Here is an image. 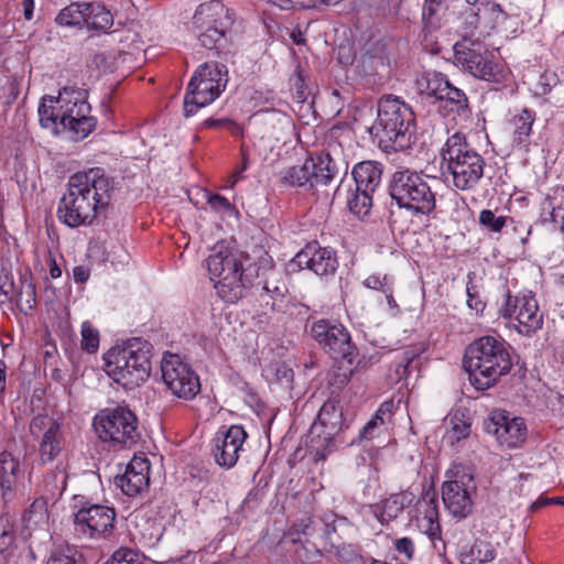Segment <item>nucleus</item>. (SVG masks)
Here are the masks:
<instances>
[{"instance_id": "f257e3e1", "label": "nucleus", "mask_w": 564, "mask_h": 564, "mask_svg": "<svg viewBox=\"0 0 564 564\" xmlns=\"http://www.w3.org/2000/svg\"><path fill=\"white\" fill-rule=\"evenodd\" d=\"M352 399L351 390H332L321 406L304 440L306 453L314 463L325 462L339 448L356 444L348 437L354 419Z\"/></svg>"}, {"instance_id": "f03ea898", "label": "nucleus", "mask_w": 564, "mask_h": 564, "mask_svg": "<svg viewBox=\"0 0 564 564\" xmlns=\"http://www.w3.org/2000/svg\"><path fill=\"white\" fill-rule=\"evenodd\" d=\"M463 365L475 388H491L512 368L509 346L500 337L481 336L466 347Z\"/></svg>"}, {"instance_id": "7ed1b4c3", "label": "nucleus", "mask_w": 564, "mask_h": 564, "mask_svg": "<svg viewBox=\"0 0 564 564\" xmlns=\"http://www.w3.org/2000/svg\"><path fill=\"white\" fill-rule=\"evenodd\" d=\"M415 116L400 97L383 95L377 102V118L369 132L384 151L409 149L414 139Z\"/></svg>"}, {"instance_id": "20e7f679", "label": "nucleus", "mask_w": 564, "mask_h": 564, "mask_svg": "<svg viewBox=\"0 0 564 564\" xmlns=\"http://www.w3.org/2000/svg\"><path fill=\"white\" fill-rule=\"evenodd\" d=\"M151 345L139 338L113 347L105 355V371L122 388L139 387L151 373Z\"/></svg>"}, {"instance_id": "39448f33", "label": "nucleus", "mask_w": 564, "mask_h": 564, "mask_svg": "<svg viewBox=\"0 0 564 564\" xmlns=\"http://www.w3.org/2000/svg\"><path fill=\"white\" fill-rule=\"evenodd\" d=\"M441 158L442 169L452 175L453 185L459 191L473 189L484 175L485 159L462 132L447 138Z\"/></svg>"}, {"instance_id": "423d86ee", "label": "nucleus", "mask_w": 564, "mask_h": 564, "mask_svg": "<svg viewBox=\"0 0 564 564\" xmlns=\"http://www.w3.org/2000/svg\"><path fill=\"white\" fill-rule=\"evenodd\" d=\"M73 509V533L77 540H108L113 535L117 517L113 507L96 503L84 495H75Z\"/></svg>"}, {"instance_id": "0eeeda50", "label": "nucleus", "mask_w": 564, "mask_h": 564, "mask_svg": "<svg viewBox=\"0 0 564 564\" xmlns=\"http://www.w3.org/2000/svg\"><path fill=\"white\" fill-rule=\"evenodd\" d=\"M234 21L235 14L229 8L220 0H210L196 8L192 29L203 47L219 53L227 47Z\"/></svg>"}, {"instance_id": "6e6552de", "label": "nucleus", "mask_w": 564, "mask_h": 564, "mask_svg": "<svg viewBox=\"0 0 564 564\" xmlns=\"http://www.w3.org/2000/svg\"><path fill=\"white\" fill-rule=\"evenodd\" d=\"M206 262L210 279L218 278L215 289L224 301L236 303L246 296L251 280L245 275L240 259L228 247L216 246Z\"/></svg>"}, {"instance_id": "1a4fd4ad", "label": "nucleus", "mask_w": 564, "mask_h": 564, "mask_svg": "<svg viewBox=\"0 0 564 564\" xmlns=\"http://www.w3.org/2000/svg\"><path fill=\"white\" fill-rule=\"evenodd\" d=\"M388 189L398 207L413 215H430L436 207L435 193L424 176L416 171H395L389 180Z\"/></svg>"}, {"instance_id": "9d476101", "label": "nucleus", "mask_w": 564, "mask_h": 564, "mask_svg": "<svg viewBox=\"0 0 564 564\" xmlns=\"http://www.w3.org/2000/svg\"><path fill=\"white\" fill-rule=\"evenodd\" d=\"M228 70L226 65L209 62L200 65L192 76L184 97V116H193L219 97L226 88Z\"/></svg>"}, {"instance_id": "9b49d317", "label": "nucleus", "mask_w": 564, "mask_h": 564, "mask_svg": "<svg viewBox=\"0 0 564 564\" xmlns=\"http://www.w3.org/2000/svg\"><path fill=\"white\" fill-rule=\"evenodd\" d=\"M98 437L118 448H130L141 440L137 415L128 408L102 410L94 417Z\"/></svg>"}, {"instance_id": "f8f14e48", "label": "nucleus", "mask_w": 564, "mask_h": 564, "mask_svg": "<svg viewBox=\"0 0 564 564\" xmlns=\"http://www.w3.org/2000/svg\"><path fill=\"white\" fill-rule=\"evenodd\" d=\"M454 53L457 65L474 77L491 83L505 80V70L494 63V54L482 42L464 36L454 45Z\"/></svg>"}, {"instance_id": "ddd939ff", "label": "nucleus", "mask_w": 564, "mask_h": 564, "mask_svg": "<svg viewBox=\"0 0 564 564\" xmlns=\"http://www.w3.org/2000/svg\"><path fill=\"white\" fill-rule=\"evenodd\" d=\"M339 173L335 160L329 153H319L310 156L300 166H291L282 176V184L305 189L327 186Z\"/></svg>"}, {"instance_id": "4468645a", "label": "nucleus", "mask_w": 564, "mask_h": 564, "mask_svg": "<svg viewBox=\"0 0 564 564\" xmlns=\"http://www.w3.org/2000/svg\"><path fill=\"white\" fill-rule=\"evenodd\" d=\"M306 330L333 359L346 360L349 365L354 364L358 355L357 348L344 325L321 318L307 322Z\"/></svg>"}, {"instance_id": "2eb2a0df", "label": "nucleus", "mask_w": 564, "mask_h": 564, "mask_svg": "<svg viewBox=\"0 0 564 564\" xmlns=\"http://www.w3.org/2000/svg\"><path fill=\"white\" fill-rule=\"evenodd\" d=\"M99 210L101 209L89 195V189L83 188L79 182H74V176H70L67 193L58 204V219L70 228L87 226L93 224Z\"/></svg>"}, {"instance_id": "dca6fc26", "label": "nucleus", "mask_w": 564, "mask_h": 564, "mask_svg": "<svg viewBox=\"0 0 564 564\" xmlns=\"http://www.w3.org/2000/svg\"><path fill=\"white\" fill-rule=\"evenodd\" d=\"M482 427L501 447L507 449L522 448L528 440L525 420L502 409L490 411L484 420Z\"/></svg>"}, {"instance_id": "f3484780", "label": "nucleus", "mask_w": 564, "mask_h": 564, "mask_svg": "<svg viewBox=\"0 0 564 564\" xmlns=\"http://www.w3.org/2000/svg\"><path fill=\"white\" fill-rule=\"evenodd\" d=\"M500 315L519 323L521 333H533L542 327L543 316L539 313L538 302L533 295L512 296L506 292V300L500 308Z\"/></svg>"}, {"instance_id": "a211bd4d", "label": "nucleus", "mask_w": 564, "mask_h": 564, "mask_svg": "<svg viewBox=\"0 0 564 564\" xmlns=\"http://www.w3.org/2000/svg\"><path fill=\"white\" fill-rule=\"evenodd\" d=\"M30 433L36 438L42 437L39 447L41 460L43 463L54 460L62 451L61 424L47 414H39L30 423Z\"/></svg>"}, {"instance_id": "6ab92c4d", "label": "nucleus", "mask_w": 564, "mask_h": 564, "mask_svg": "<svg viewBox=\"0 0 564 564\" xmlns=\"http://www.w3.org/2000/svg\"><path fill=\"white\" fill-rule=\"evenodd\" d=\"M247 437L248 434L241 425L220 429L214 438L213 456L216 464L227 469L234 467Z\"/></svg>"}, {"instance_id": "aec40b11", "label": "nucleus", "mask_w": 564, "mask_h": 564, "mask_svg": "<svg viewBox=\"0 0 564 564\" xmlns=\"http://www.w3.org/2000/svg\"><path fill=\"white\" fill-rule=\"evenodd\" d=\"M471 481V475L463 474L462 476L456 475L455 479L446 480L442 485V498L445 508L457 519H465L473 511L474 501L468 486Z\"/></svg>"}, {"instance_id": "412c9836", "label": "nucleus", "mask_w": 564, "mask_h": 564, "mask_svg": "<svg viewBox=\"0 0 564 564\" xmlns=\"http://www.w3.org/2000/svg\"><path fill=\"white\" fill-rule=\"evenodd\" d=\"M291 265L300 269H310L317 275L334 274L337 267L335 252L329 248H323L317 242L307 243L291 261Z\"/></svg>"}, {"instance_id": "4be33fe9", "label": "nucleus", "mask_w": 564, "mask_h": 564, "mask_svg": "<svg viewBox=\"0 0 564 564\" xmlns=\"http://www.w3.org/2000/svg\"><path fill=\"white\" fill-rule=\"evenodd\" d=\"M162 379L167 388H202L199 378L189 365L183 362L177 354L164 352L161 361Z\"/></svg>"}, {"instance_id": "5701e85b", "label": "nucleus", "mask_w": 564, "mask_h": 564, "mask_svg": "<svg viewBox=\"0 0 564 564\" xmlns=\"http://www.w3.org/2000/svg\"><path fill=\"white\" fill-rule=\"evenodd\" d=\"M73 176L74 182H79L83 188L89 189V195L94 197L100 209L109 205L115 185L113 178L106 175L104 169L94 167L87 172L76 173Z\"/></svg>"}, {"instance_id": "b1692460", "label": "nucleus", "mask_w": 564, "mask_h": 564, "mask_svg": "<svg viewBox=\"0 0 564 564\" xmlns=\"http://www.w3.org/2000/svg\"><path fill=\"white\" fill-rule=\"evenodd\" d=\"M90 106L85 100L74 105L61 115L62 130H67L74 140L85 139L96 127V119L89 116Z\"/></svg>"}, {"instance_id": "393cba45", "label": "nucleus", "mask_w": 564, "mask_h": 564, "mask_svg": "<svg viewBox=\"0 0 564 564\" xmlns=\"http://www.w3.org/2000/svg\"><path fill=\"white\" fill-rule=\"evenodd\" d=\"M24 477L21 462L12 453L3 451L0 453V496L6 507L17 495L20 481Z\"/></svg>"}, {"instance_id": "a878e982", "label": "nucleus", "mask_w": 564, "mask_h": 564, "mask_svg": "<svg viewBox=\"0 0 564 564\" xmlns=\"http://www.w3.org/2000/svg\"><path fill=\"white\" fill-rule=\"evenodd\" d=\"M149 481V466L145 460L135 458L128 464L124 474L115 478V485L130 497H134L147 489Z\"/></svg>"}, {"instance_id": "bb28decb", "label": "nucleus", "mask_w": 564, "mask_h": 564, "mask_svg": "<svg viewBox=\"0 0 564 564\" xmlns=\"http://www.w3.org/2000/svg\"><path fill=\"white\" fill-rule=\"evenodd\" d=\"M83 29L96 34H106L113 25V14L101 1H83Z\"/></svg>"}, {"instance_id": "cd10ccee", "label": "nucleus", "mask_w": 564, "mask_h": 564, "mask_svg": "<svg viewBox=\"0 0 564 564\" xmlns=\"http://www.w3.org/2000/svg\"><path fill=\"white\" fill-rule=\"evenodd\" d=\"M414 498L415 496L411 491L392 494L390 497L372 505L371 509L378 521L382 525H387L395 520L413 502Z\"/></svg>"}, {"instance_id": "c85d7f7f", "label": "nucleus", "mask_w": 564, "mask_h": 564, "mask_svg": "<svg viewBox=\"0 0 564 564\" xmlns=\"http://www.w3.org/2000/svg\"><path fill=\"white\" fill-rule=\"evenodd\" d=\"M436 102H438V109L445 117H454L456 115L468 117L470 113L469 101L466 94L462 89L453 86L451 82L440 95Z\"/></svg>"}, {"instance_id": "c756f323", "label": "nucleus", "mask_w": 564, "mask_h": 564, "mask_svg": "<svg viewBox=\"0 0 564 564\" xmlns=\"http://www.w3.org/2000/svg\"><path fill=\"white\" fill-rule=\"evenodd\" d=\"M535 121V112L530 109H522L520 113L514 115L510 120L512 129V144L513 148L529 150L531 143L530 137L532 126Z\"/></svg>"}, {"instance_id": "7c9ffc66", "label": "nucleus", "mask_w": 564, "mask_h": 564, "mask_svg": "<svg viewBox=\"0 0 564 564\" xmlns=\"http://www.w3.org/2000/svg\"><path fill=\"white\" fill-rule=\"evenodd\" d=\"M351 174L357 188L375 193L381 183L382 164L376 161H362L354 166Z\"/></svg>"}, {"instance_id": "2f4dec72", "label": "nucleus", "mask_w": 564, "mask_h": 564, "mask_svg": "<svg viewBox=\"0 0 564 564\" xmlns=\"http://www.w3.org/2000/svg\"><path fill=\"white\" fill-rule=\"evenodd\" d=\"M496 557V549L488 539L477 538L459 553L462 564H486Z\"/></svg>"}, {"instance_id": "473e14b6", "label": "nucleus", "mask_w": 564, "mask_h": 564, "mask_svg": "<svg viewBox=\"0 0 564 564\" xmlns=\"http://www.w3.org/2000/svg\"><path fill=\"white\" fill-rule=\"evenodd\" d=\"M448 83L449 80L442 73L425 72L415 80V87L420 96L434 98L436 101L443 90L447 87Z\"/></svg>"}, {"instance_id": "72a5a7b5", "label": "nucleus", "mask_w": 564, "mask_h": 564, "mask_svg": "<svg viewBox=\"0 0 564 564\" xmlns=\"http://www.w3.org/2000/svg\"><path fill=\"white\" fill-rule=\"evenodd\" d=\"M67 486V474L65 469L56 467L44 475L42 481V500H57L62 497Z\"/></svg>"}, {"instance_id": "f704fd0d", "label": "nucleus", "mask_w": 564, "mask_h": 564, "mask_svg": "<svg viewBox=\"0 0 564 564\" xmlns=\"http://www.w3.org/2000/svg\"><path fill=\"white\" fill-rule=\"evenodd\" d=\"M35 285L30 274L21 275L19 284H15L14 293H10L7 300L15 302L21 310H32L35 305Z\"/></svg>"}, {"instance_id": "c9c22d12", "label": "nucleus", "mask_w": 564, "mask_h": 564, "mask_svg": "<svg viewBox=\"0 0 564 564\" xmlns=\"http://www.w3.org/2000/svg\"><path fill=\"white\" fill-rule=\"evenodd\" d=\"M288 294V288L284 283H280L273 278H268L263 282L261 288V292L259 294L260 300H267V297L271 299L270 301H265V306L269 307L273 312L281 311L280 303L284 300Z\"/></svg>"}, {"instance_id": "e433bc0d", "label": "nucleus", "mask_w": 564, "mask_h": 564, "mask_svg": "<svg viewBox=\"0 0 564 564\" xmlns=\"http://www.w3.org/2000/svg\"><path fill=\"white\" fill-rule=\"evenodd\" d=\"M448 438L452 444L458 443L470 435L471 421L466 409H457L449 419Z\"/></svg>"}, {"instance_id": "4c0bfd02", "label": "nucleus", "mask_w": 564, "mask_h": 564, "mask_svg": "<svg viewBox=\"0 0 564 564\" xmlns=\"http://www.w3.org/2000/svg\"><path fill=\"white\" fill-rule=\"evenodd\" d=\"M444 0H425L422 11L424 40L441 26V10Z\"/></svg>"}, {"instance_id": "58836bf2", "label": "nucleus", "mask_w": 564, "mask_h": 564, "mask_svg": "<svg viewBox=\"0 0 564 564\" xmlns=\"http://www.w3.org/2000/svg\"><path fill=\"white\" fill-rule=\"evenodd\" d=\"M406 362L395 365L394 370L388 375L390 384L399 386V388H415L417 376H413L415 367L412 365L410 358L405 359Z\"/></svg>"}, {"instance_id": "ea45409f", "label": "nucleus", "mask_w": 564, "mask_h": 564, "mask_svg": "<svg viewBox=\"0 0 564 564\" xmlns=\"http://www.w3.org/2000/svg\"><path fill=\"white\" fill-rule=\"evenodd\" d=\"M83 1L72 2L63 8L55 18V22L59 26H75L83 29L84 21Z\"/></svg>"}, {"instance_id": "a19ab883", "label": "nucleus", "mask_w": 564, "mask_h": 564, "mask_svg": "<svg viewBox=\"0 0 564 564\" xmlns=\"http://www.w3.org/2000/svg\"><path fill=\"white\" fill-rule=\"evenodd\" d=\"M263 376L270 384H276L282 388H291L293 384V370L285 364H272L263 371Z\"/></svg>"}, {"instance_id": "79ce46f5", "label": "nucleus", "mask_w": 564, "mask_h": 564, "mask_svg": "<svg viewBox=\"0 0 564 564\" xmlns=\"http://www.w3.org/2000/svg\"><path fill=\"white\" fill-rule=\"evenodd\" d=\"M372 194L369 189L357 188L350 192L347 197V205L351 213L358 216H365L372 206Z\"/></svg>"}, {"instance_id": "37998d69", "label": "nucleus", "mask_w": 564, "mask_h": 564, "mask_svg": "<svg viewBox=\"0 0 564 564\" xmlns=\"http://www.w3.org/2000/svg\"><path fill=\"white\" fill-rule=\"evenodd\" d=\"M416 509L423 514V519L426 520L429 524L440 522L437 496L434 490H426L422 495V498L416 502Z\"/></svg>"}, {"instance_id": "c03bdc74", "label": "nucleus", "mask_w": 564, "mask_h": 564, "mask_svg": "<svg viewBox=\"0 0 564 564\" xmlns=\"http://www.w3.org/2000/svg\"><path fill=\"white\" fill-rule=\"evenodd\" d=\"M15 541L14 520L9 512L0 516V554L13 545Z\"/></svg>"}, {"instance_id": "a18cd8bd", "label": "nucleus", "mask_w": 564, "mask_h": 564, "mask_svg": "<svg viewBox=\"0 0 564 564\" xmlns=\"http://www.w3.org/2000/svg\"><path fill=\"white\" fill-rule=\"evenodd\" d=\"M61 115L55 111L54 107L41 104L39 107V116L41 127L44 129H51L54 134L61 133Z\"/></svg>"}, {"instance_id": "49530a36", "label": "nucleus", "mask_w": 564, "mask_h": 564, "mask_svg": "<svg viewBox=\"0 0 564 564\" xmlns=\"http://www.w3.org/2000/svg\"><path fill=\"white\" fill-rule=\"evenodd\" d=\"M510 218L506 216H497L490 209H484L479 213V224L488 231L499 234L506 227Z\"/></svg>"}, {"instance_id": "de8ad7c7", "label": "nucleus", "mask_w": 564, "mask_h": 564, "mask_svg": "<svg viewBox=\"0 0 564 564\" xmlns=\"http://www.w3.org/2000/svg\"><path fill=\"white\" fill-rule=\"evenodd\" d=\"M46 564H87V560L82 552L68 547L66 552L53 553Z\"/></svg>"}, {"instance_id": "09e8293b", "label": "nucleus", "mask_w": 564, "mask_h": 564, "mask_svg": "<svg viewBox=\"0 0 564 564\" xmlns=\"http://www.w3.org/2000/svg\"><path fill=\"white\" fill-rule=\"evenodd\" d=\"M328 552L344 564L352 563L359 557L358 547L352 544H336L335 542H332Z\"/></svg>"}, {"instance_id": "8fccbe9b", "label": "nucleus", "mask_w": 564, "mask_h": 564, "mask_svg": "<svg viewBox=\"0 0 564 564\" xmlns=\"http://www.w3.org/2000/svg\"><path fill=\"white\" fill-rule=\"evenodd\" d=\"M321 521L324 525V535L329 541V544L332 542H335L334 536H338L337 534V528L338 525H346L347 519L346 518H339L334 512H324L321 517Z\"/></svg>"}, {"instance_id": "3c124183", "label": "nucleus", "mask_w": 564, "mask_h": 564, "mask_svg": "<svg viewBox=\"0 0 564 564\" xmlns=\"http://www.w3.org/2000/svg\"><path fill=\"white\" fill-rule=\"evenodd\" d=\"M361 72L365 76H373L387 68L384 58L381 56L366 53L360 59Z\"/></svg>"}, {"instance_id": "603ef678", "label": "nucleus", "mask_w": 564, "mask_h": 564, "mask_svg": "<svg viewBox=\"0 0 564 564\" xmlns=\"http://www.w3.org/2000/svg\"><path fill=\"white\" fill-rule=\"evenodd\" d=\"M99 347V333L89 322L82 325V348L87 352H96Z\"/></svg>"}, {"instance_id": "864d4df0", "label": "nucleus", "mask_w": 564, "mask_h": 564, "mask_svg": "<svg viewBox=\"0 0 564 564\" xmlns=\"http://www.w3.org/2000/svg\"><path fill=\"white\" fill-rule=\"evenodd\" d=\"M104 564H142V561L134 550L120 547Z\"/></svg>"}, {"instance_id": "5fc2aeb1", "label": "nucleus", "mask_w": 564, "mask_h": 564, "mask_svg": "<svg viewBox=\"0 0 564 564\" xmlns=\"http://www.w3.org/2000/svg\"><path fill=\"white\" fill-rule=\"evenodd\" d=\"M305 75L301 68V65L297 64L294 74L290 78V84L292 89L295 93V98L303 102L306 100L308 93V87L305 83Z\"/></svg>"}, {"instance_id": "6e6d98bb", "label": "nucleus", "mask_w": 564, "mask_h": 564, "mask_svg": "<svg viewBox=\"0 0 564 564\" xmlns=\"http://www.w3.org/2000/svg\"><path fill=\"white\" fill-rule=\"evenodd\" d=\"M380 424H383V419L381 415H379V412H376V414L359 431L358 435L350 437V440L356 441V444H359L362 441L372 440L375 437V431Z\"/></svg>"}, {"instance_id": "4d7b16f0", "label": "nucleus", "mask_w": 564, "mask_h": 564, "mask_svg": "<svg viewBox=\"0 0 564 564\" xmlns=\"http://www.w3.org/2000/svg\"><path fill=\"white\" fill-rule=\"evenodd\" d=\"M189 481L195 487L205 486L210 482L213 478L212 471L202 465H191L188 467Z\"/></svg>"}, {"instance_id": "13d9d810", "label": "nucleus", "mask_w": 564, "mask_h": 564, "mask_svg": "<svg viewBox=\"0 0 564 564\" xmlns=\"http://www.w3.org/2000/svg\"><path fill=\"white\" fill-rule=\"evenodd\" d=\"M474 274V272L468 273V283L466 286L467 305L469 308L475 310L476 312H482L486 304L481 301L478 291L476 290V285L473 282Z\"/></svg>"}, {"instance_id": "bf43d9fd", "label": "nucleus", "mask_w": 564, "mask_h": 564, "mask_svg": "<svg viewBox=\"0 0 564 564\" xmlns=\"http://www.w3.org/2000/svg\"><path fill=\"white\" fill-rule=\"evenodd\" d=\"M462 19L464 20V33L467 37L468 34L474 33L479 24V11H477L474 7L468 6L462 13Z\"/></svg>"}, {"instance_id": "052dcab7", "label": "nucleus", "mask_w": 564, "mask_h": 564, "mask_svg": "<svg viewBox=\"0 0 564 564\" xmlns=\"http://www.w3.org/2000/svg\"><path fill=\"white\" fill-rule=\"evenodd\" d=\"M485 14H487L492 22L491 29H502L505 22L509 18V14L499 3L487 8V12Z\"/></svg>"}, {"instance_id": "680f3d73", "label": "nucleus", "mask_w": 564, "mask_h": 564, "mask_svg": "<svg viewBox=\"0 0 564 564\" xmlns=\"http://www.w3.org/2000/svg\"><path fill=\"white\" fill-rule=\"evenodd\" d=\"M394 550L403 554L408 561H411L414 556L415 546L411 538L403 536L393 541Z\"/></svg>"}, {"instance_id": "e2e57ef3", "label": "nucleus", "mask_w": 564, "mask_h": 564, "mask_svg": "<svg viewBox=\"0 0 564 564\" xmlns=\"http://www.w3.org/2000/svg\"><path fill=\"white\" fill-rule=\"evenodd\" d=\"M556 200L557 197H547L549 207L551 208V220L554 223H558V220L564 223V207L562 206L564 203V189L561 191L558 204H556Z\"/></svg>"}, {"instance_id": "0e129e2a", "label": "nucleus", "mask_w": 564, "mask_h": 564, "mask_svg": "<svg viewBox=\"0 0 564 564\" xmlns=\"http://www.w3.org/2000/svg\"><path fill=\"white\" fill-rule=\"evenodd\" d=\"M365 285L369 289L379 290L384 293V288L392 286V281L387 274L382 276L380 274H372L365 280Z\"/></svg>"}, {"instance_id": "69168bd1", "label": "nucleus", "mask_w": 564, "mask_h": 564, "mask_svg": "<svg viewBox=\"0 0 564 564\" xmlns=\"http://www.w3.org/2000/svg\"><path fill=\"white\" fill-rule=\"evenodd\" d=\"M15 282L13 281L12 275L4 271H0V296H3L6 300L10 293H14ZM1 303H4V300L0 299Z\"/></svg>"}, {"instance_id": "338daca9", "label": "nucleus", "mask_w": 564, "mask_h": 564, "mask_svg": "<svg viewBox=\"0 0 564 564\" xmlns=\"http://www.w3.org/2000/svg\"><path fill=\"white\" fill-rule=\"evenodd\" d=\"M208 204L216 212H230L234 209V206L230 204V202L219 194L209 195Z\"/></svg>"}, {"instance_id": "774afa93", "label": "nucleus", "mask_w": 564, "mask_h": 564, "mask_svg": "<svg viewBox=\"0 0 564 564\" xmlns=\"http://www.w3.org/2000/svg\"><path fill=\"white\" fill-rule=\"evenodd\" d=\"M246 402L254 410V412H257V414H263L265 409H267V404L264 401L261 400V398L259 397V394L257 393V391L254 390H250L249 393L247 394V398H246Z\"/></svg>"}]
</instances>
